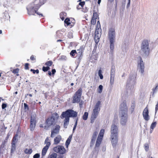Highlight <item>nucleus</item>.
<instances>
[{
	"label": "nucleus",
	"instance_id": "1",
	"mask_svg": "<svg viewBox=\"0 0 158 158\" xmlns=\"http://www.w3.org/2000/svg\"><path fill=\"white\" fill-rule=\"evenodd\" d=\"M46 0H35L27 7V13L29 15H35L40 7L45 2Z\"/></svg>",
	"mask_w": 158,
	"mask_h": 158
},
{
	"label": "nucleus",
	"instance_id": "2",
	"mask_svg": "<svg viewBox=\"0 0 158 158\" xmlns=\"http://www.w3.org/2000/svg\"><path fill=\"white\" fill-rule=\"evenodd\" d=\"M77 115V112L71 109H68L62 112L60 117L62 119L65 118L64 123V127L65 128L67 127L69 123L70 117H76Z\"/></svg>",
	"mask_w": 158,
	"mask_h": 158
},
{
	"label": "nucleus",
	"instance_id": "3",
	"mask_svg": "<svg viewBox=\"0 0 158 158\" xmlns=\"http://www.w3.org/2000/svg\"><path fill=\"white\" fill-rule=\"evenodd\" d=\"M127 110L126 101H124L120 105L119 112L121 117L120 123L123 125H125L127 121Z\"/></svg>",
	"mask_w": 158,
	"mask_h": 158
},
{
	"label": "nucleus",
	"instance_id": "4",
	"mask_svg": "<svg viewBox=\"0 0 158 158\" xmlns=\"http://www.w3.org/2000/svg\"><path fill=\"white\" fill-rule=\"evenodd\" d=\"M110 139L112 145L114 148H115L117 144L118 140V129L117 126L112 124L110 129Z\"/></svg>",
	"mask_w": 158,
	"mask_h": 158
},
{
	"label": "nucleus",
	"instance_id": "5",
	"mask_svg": "<svg viewBox=\"0 0 158 158\" xmlns=\"http://www.w3.org/2000/svg\"><path fill=\"white\" fill-rule=\"evenodd\" d=\"M59 118L57 113H55L52 114L51 117L48 118L45 121V123L48 127L55 124Z\"/></svg>",
	"mask_w": 158,
	"mask_h": 158
},
{
	"label": "nucleus",
	"instance_id": "6",
	"mask_svg": "<svg viewBox=\"0 0 158 158\" xmlns=\"http://www.w3.org/2000/svg\"><path fill=\"white\" fill-rule=\"evenodd\" d=\"M108 35L110 43V48L112 51L114 49V38L115 37V31L114 29L111 28L109 30Z\"/></svg>",
	"mask_w": 158,
	"mask_h": 158
},
{
	"label": "nucleus",
	"instance_id": "7",
	"mask_svg": "<svg viewBox=\"0 0 158 158\" xmlns=\"http://www.w3.org/2000/svg\"><path fill=\"white\" fill-rule=\"evenodd\" d=\"M141 49L143 55L145 56H148L150 49L149 47V44L147 40H144L142 42Z\"/></svg>",
	"mask_w": 158,
	"mask_h": 158
},
{
	"label": "nucleus",
	"instance_id": "8",
	"mask_svg": "<svg viewBox=\"0 0 158 158\" xmlns=\"http://www.w3.org/2000/svg\"><path fill=\"white\" fill-rule=\"evenodd\" d=\"M101 102L100 101H98L95 106L90 118V122L92 123L94 122L95 119L98 116L100 110L99 106Z\"/></svg>",
	"mask_w": 158,
	"mask_h": 158
},
{
	"label": "nucleus",
	"instance_id": "9",
	"mask_svg": "<svg viewBox=\"0 0 158 158\" xmlns=\"http://www.w3.org/2000/svg\"><path fill=\"white\" fill-rule=\"evenodd\" d=\"M82 90L81 88H79L76 91L72 98V102L73 103H78L81 100V97L82 95Z\"/></svg>",
	"mask_w": 158,
	"mask_h": 158
},
{
	"label": "nucleus",
	"instance_id": "10",
	"mask_svg": "<svg viewBox=\"0 0 158 158\" xmlns=\"http://www.w3.org/2000/svg\"><path fill=\"white\" fill-rule=\"evenodd\" d=\"M104 132V129H102L101 130L96 140L95 147H98L100 146L102 141Z\"/></svg>",
	"mask_w": 158,
	"mask_h": 158
},
{
	"label": "nucleus",
	"instance_id": "11",
	"mask_svg": "<svg viewBox=\"0 0 158 158\" xmlns=\"http://www.w3.org/2000/svg\"><path fill=\"white\" fill-rule=\"evenodd\" d=\"M44 143L45 144H46V145L42 149V156H44L45 155L47 151L51 144V143L48 137L46 138L45 140Z\"/></svg>",
	"mask_w": 158,
	"mask_h": 158
},
{
	"label": "nucleus",
	"instance_id": "12",
	"mask_svg": "<svg viewBox=\"0 0 158 158\" xmlns=\"http://www.w3.org/2000/svg\"><path fill=\"white\" fill-rule=\"evenodd\" d=\"M54 152L59 153L60 154H64L65 153L66 150L65 148L62 146L58 145L53 148Z\"/></svg>",
	"mask_w": 158,
	"mask_h": 158
},
{
	"label": "nucleus",
	"instance_id": "13",
	"mask_svg": "<svg viewBox=\"0 0 158 158\" xmlns=\"http://www.w3.org/2000/svg\"><path fill=\"white\" fill-rule=\"evenodd\" d=\"M36 123V118L34 116H31L30 117V129L31 131L34 130Z\"/></svg>",
	"mask_w": 158,
	"mask_h": 158
},
{
	"label": "nucleus",
	"instance_id": "14",
	"mask_svg": "<svg viewBox=\"0 0 158 158\" xmlns=\"http://www.w3.org/2000/svg\"><path fill=\"white\" fill-rule=\"evenodd\" d=\"M60 129V126L58 125H56L54 128H53L51 131V137L52 138L56 134L59 133Z\"/></svg>",
	"mask_w": 158,
	"mask_h": 158
},
{
	"label": "nucleus",
	"instance_id": "15",
	"mask_svg": "<svg viewBox=\"0 0 158 158\" xmlns=\"http://www.w3.org/2000/svg\"><path fill=\"white\" fill-rule=\"evenodd\" d=\"M148 110L147 106L144 109L143 112V116L144 119L146 121H148L149 119V116L148 115Z\"/></svg>",
	"mask_w": 158,
	"mask_h": 158
},
{
	"label": "nucleus",
	"instance_id": "16",
	"mask_svg": "<svg viewBox=\"0 0 158 158\" xmlns=\"http://www.w3.org/2000/svg\"><path fill=\"white\" fill-rule=\"evenodd\" d=\"M139 58L140 59V62L139 63V65H140V72L141 73L143 74V73L144 72V64L143 62V61L142 59V58L141 57H139Z\"/></svg>",
	"mask_w": 158,
	"mask_h": 158
},
{
	"label": "nucleus",
	"instance_id": "17",
	"mask_svg": "<svg viewBox=\"0 0 158 158\" xmlns=\"http://www.w3.org/2000/svg\"><path fill=\"white\" fill-rule=\"evenodd\" d=\"M102 30L101 28H96L95 31V37L98 38V40L100 37L101 34Z\"/></svg>",
	"mask_w": 158,
	"mask_h": 158
},
{
	"label": "nucleus",
	"instance_id": "18",
	"mask_svg": "<svg viewBox=\"0 0 158 158\" xmlns=\"http://www.w3.org/2000/svg\"><path fill=\"white\" fill-rule=\"evenodd\" d=\"M98 132L96 131H94V132L93 133L92 135V139L91 141V143L92 144H93L94 143L97 136L98 135Z\"/></svg>",
	"mask_w": 158,
	"mask_h": 158
},
{
	"label": "nucleus",
	"instance_id": "19",
	"mask_svg": "<svg viewBox=\"0 0 158 158\" xmlns=\"http://www.w3.org/2000/svg\"><path fill=\"white\" fill-rule=\"evenodd\" d=\"M61 139V137L60 135H58L54 139V143L55 144H58L60 142Z\"/></svg>",
	"mask_w": 158,
	"mask_h": 158
},
{
	"label": "nucleus",
	"instance_id": "20",
	"mask_svg": "<svg viewBox=\"0 0 158 158\" xmlns=\"http://www.w3.org/2000/svg\"><path fill=\"white\" fill-rule=\"evenodd\" d=\"M66 15V13L64 12H61L60 13V18L62 21H63L64 20Z\"/></svg>",
	"mask_w": 158,
	"mask_h": 158
},
{
	"label": "nucleus",
	"instance_id": "21",
	"mask_svg": "<svg viewBox=\"0 0 158 158\" xmlns=\"http://www.w3.org/2000/svg\"><path fill=\"white\" fill-rule=\"evenodd\" d=\"M16 144L15 143H11V153L14 152L16 150Z\"/></svg>",
	"mask_w": 158,
	"mask_h": 158
},
{
	"label": "nucleus",
	"instance_id": "22",
	"mask_svg": "<svg viewBox=\"0 0 158 158\" xmlns=\"http://www.w3.org/2000/svg\"><path fill=\"white\" fill-rule=\"evenodd\" d=\"M18 136V134H16L13 137V138H12V142L11 143H16L18 141V139H17V138Z\"/></svg>",
	"mask_w": 158,
	"mask_h": 158
},
{
	"label": "nucleus",
	"instance_id": "23",
	"mask_svg": "<svg viewBox=\"0 0 158 158\" xmlns=\"http://www.w3.org/2000/svg\"><path fill=\"white\" fill-rule=\"evenodd\" d=\"M64 23L65 27H66L70 26V23H69V19L68 18H66L64 21Z\"/></svg>",
	"mask_w": 158,
	"mask_h": 158
},
{
	"label": "nucleus",
	"instance_id": "24",
	"mask_svg": "<svg viewBox=\"0 0 158 158\" xmlns=\"http://www.w3.org/2000/svg\"><path fill=\"white\" fill-rule=\"evenodd\" d=\"M114 74H111L110 77V82L111 85H113L114 82Z\"/></svg>",
	"mask_w": 158,
	"mask_h": 158
},
{
	"label": "nucleus",
	"instance_id": "25",
	"mask_svg": "<svg viewBox=\"0 0 158 158\" xmlns=\"http://www.w3.org/2000/svg\"><path fill=\"white\" fill-rule=\"evenodd\" d=\"M32 152V150L31 149H28L27 148H26L24 150V152L27 154H30Z\"/></svg>",
	"mask_w": 158,
	"mask_h": 158
},
{
	"label": "nucleus",
	"instance_id": "26",
	"mask_svg": "<svg viewBox=\"0 0 158 158\" xmlns=\"http://www.w3.org/2000/svg\"><path fill=\"white\" fill-rule=\"evenodd\" d=\"M53 64V62L52 60H49L47 61L45 64V65H46L47 66L49 67L52 66Z\"/></svg>",
	"mask_w": 158,
	"mask_h": 158
},
{
	"label": "nucleus",
	"instance_id": "27",
	"mask_svg": "<svg viewBox=\"0 0 158 158\" xmlns=\"http://www.w3.org/2000/svg\"><path fill=\"white\" fill-rule=\"evenodd\" d=\"M76 54H78V53L76 52L75 50H72L70 52V55L73 57H74Z\"/></svg>",
	"mask_w": 158,
	"mask_h": 158
},
{
	"label": "nucleus",
	"instance_id": "28",
	"mask_svg": "<svg viewBox=\"0 0 158 158\" xmlns=\"http://www.w3.org/2000/svg\"><path fill=\"white\" fill-rule=\"evenodd\" d=\"M88 115V113L87 112L84 113L82 116V118L84 120H86L87 119Z\"/></svg>",
	"mask_w": 158,
	"mask_h": 158
},
{
	"label": "nucleus",
	"instance_id": "29",
	"mask_svg": "<svg viewBox=\"0 0 158 158\" xmlns=\"http://www.w3.org/2000/svg\"><path fill=\"white\" fill-rule=\"evenodd\" d=\"M57 156V154L56 153H53L50 155L48 158H56Z\"/></svg>",
	"mask_w": 158,
	"mask_h": 158
},
{
	"label": "nucleus",
	"instance_id": "30",
	"mask_svg": "<svg viewBox=\"0 0 158 158\" xmlns=\"http://www.w3.org/2000/svg\"><path fill=\"white\" fill-rule=\"evenodd\" d=\"M50 68L48 66H43L42 68V70L44 72H46L49 70Z\"/></svg>",
	"mask_w": 158,
	"mask_h": 158
},
{
	"label": "nucleus",
	"instance_id": "31",
	"mask_svg": "<svg viewBox=\"0 0 158 158\" xmlns=\"http://www.w3.org/2000/svg\"><path fill=\"white\" fill-rule=\"evenodd\" d=\"M98 75L99 76L100 79H103V76L102 74V71L101 69H99L98 71Z\"/></svg>",
	"mask_w": 158,
	"mask_h": 158
},
{
	"label": "nucleus",
	"instance_id": "32",
	"mask_svg": "<svg viewBox=\"0 0 158 158\" xmlns=\"http://www.w3.org/2000/svg\"><path fill=\"white\" fill-rule=\"evenodd\" d=\"M73 22H72V21L70 20V19H69V23H70V26H70L71 28L73 26L75 23V20L74 19H73Z\"/></svg>",
	"mask_w": 158,
	"mask_h": 158
},
{
	"label": "nucleus",
	"instance_id": "33",
	"mask_svg": "<svg viewBox=\"0 0 158 158\" xmlns=\"http://www.w3.org/2000/svg\"><path fill=\"white\" fill-rule=\"evenodd\" d=\"M99 90H98V92L99 93H101L102 91L103 86L102 85H100L98 87Z\"/></svg>",
	"mask_w": 158,
	"mask_h": 158
},
{
	"label": "nucleus",
	"instance_id": "34",
	"mask_svg": "<svg viewBox=\"0 0 158 158\" xmlns=\"http://www.w3.org/2000/svg\"><path fill=\"white\" fill-rule=\"evenodd\" d=\"M98 15L97 14V12H94L93 13V16L92 17V18H94V19H97L98 17Z\"/></svg>",
	"mask_w": 158,
	"mask_h": 158
},
{
	"label": "nucleus",
	"instance_id": "35",
	"mask_svg": "<svg viewBox=\"0 0 158 158\" xmlns=\"http://www.w3.org/2000/svg\"><path fill=\"white\" fill-rule=\"evenodd\" d=\"M19 69L18 68H17L16 69H14L13 70L12 72L13 73L15 74L16 73H18L19 72Z\"/></svg>",
	"mask_w": 158,
	"mask_h": 158
},
{
	"label": "nucleus",
	"instance_id": "36",
	"mask_svg": "<svg viewBox=\"0 0 158 158\" xmlns=\"http://www.w3.org/2000/svg\"><path fill=\"white\" fill-rule=\"evenodd\" d=\"M96 19H94V18H92V19L91 20V23L93 25H95L96 23Z\"/></svg>",
	"mask_w": 158,
	"mask_h": 158
},
{
	"label": "nucleus",
	"instance_id": "37",
	"mask_svg": "<svg viewBox=\"0 0 158 158\" xmlns=\"http://www.w3.org/2000/svg\"><path fill=\"white\" fill-rule=\"evenodd\" d=\"M156 125V122L153 123L151 126V128L153 129L155 127Z\"/></svg>",
	"mask_w": 158,
	"mask_h": 158
},
{
	"label": "nucleus",
	"instance_id": "38",
	"mask_svg": "<svg viewBox=\"0 0 158 158\" xmlns=\"http://www.w3.org/2000/svg\"><path fill=\"white\" fill-rule=\"evenodd\" d=\"M144 149L146 151H148L149 149V145L148 144L146 143L144 145Z\"/></svg>",
	"mask_w": 158,
	"mask_h": 158
},
{
	"label": "nucleus",
	"instance_id": "39",
	"mask_svg": "<svg viewBox=\"0 0 158 158\" xmlns=\"http://www.w3.org/2000/svg\"><path fill=\"white\" fill-rule=\"evenodd\" d=\"M68 37L69 39H71L73 38V35L71 32H69L68 34Z\"/></svg>",
	"mask_w": 158,
	"mask_h": 158
},
{
	"label": "nucleus",
	"instance_id": "40",
	"mask_svg": "<svg viewBox=\"0 0 158 158\" xmlns=\"http://www.w3.org/2000/svg\"><path fill=\"white\" fill-rule=\"evenodd\" d=\"M135 101L133 102L132 105L131 106V108L132 110V111H133L134 108L135 107Z\"/></svg>",
	"mask_w": 158,
	"mask_h": 158
},
{
	"label": "nucleus",
	"instance_id": "41",
	"mask_svg": "<svg viewBox=\"0 0 158 158\" xmlns=\"http://www.w3.org/2000/svg\"><path fill=\"white\" fill-rule=\"evenodd\" d=\"M80 2L79 4V6H80L81 8H82L83 6L85 5V2L84 1L83 2Z\"/></svg>",
	"mask_w": 158,
	"mask_h": 158
},
{
	"label": "nucleus",
	"instance_id": "42",
	"mask_svg": "<svg viewBox=\"0 0 158 158\" xmlns=\"http://www.w3.org/2000/svg\"><path fill=\"white\" fill-rule=\"evenodd\" d=\"M96 28H101V25L100 24V23L99 21H97V24L96 26Z\"/></svg>",
	"mask_w": 158,
	"mask_h": 158
},
{
	"label": "nucleus",
	"instance_id": "43",
	"mask_svg": "<svg viewBox=\"0 0 158 158\" xmlns=\"http://www.w3.org/2000/svg\"><path fill=\"white\" fill-rule=\"evenodd\" d=\"M29 64L28 63H26L25 64V66H24L25 69L26 70L28 69H29Z\"/></svg>",
	"mask_w": 158,
	"mask_h": 158
},
{
	"label": "nucleus",
	"instance_id": "44",
	"mask_svg": "<svg viewBox=\"0 0 158 158\" xmlns=\"http://www.w3.org/2000/svg\"><path fill=\"white\" fill-rule=\"evenodd\" d=\"M24 108L25 110H29V107L28 105L26 103L24 104Z\"/></svg>",
	"mask_w": 158,
	"mask_h": 158
},
{
	"label": "nucleus",
	"instance_id": "45",
	"mask_svg": "<svg viewBox=\"0 0 158 158\" xmlns=\"http://www.w3.org/2000/svg\"><path fill=\"white\" fill-rule=\"evenodd\" d=\"M7 104L6 103H3L2 105V109H4L7 107Z\"/></svg>",
	"mask_w": 158,
	"mask_h": 158
},
{
	"label": "nucleus",
	"instance_id": "46",
	"mask_svg": "<svg viewBox=\"0 0 158 158\" xmlns=\"http://www.w3.org/2000/svg\"><path fill=\"white\" fill-rule=\"evenodd\" d=\"M35 56L33 55H32L30 57V59L31 60H36Z\"/></svg>",
	"mask_w": 158,
	"mask_h": 158
},
{
	"label": "nucleus",
	"instance_id": "47",
	"mask_svg": "<svg viewBox=\"0 0 158 158\" xmlns=\"http://www.w3.org/2000/svg\"><path fill=\"white\" fill-rule=\"evenodd\" d=\"M78 103H79V105L80 107H81L82 106V105L83 104V101L81 100H80V102H78Z\"/></svg>",
	"mask_w": 158,
	"mask_h": 158
},
{
	"label": "nucleus",
	"instance_id": "48",
	"mask_svg": "<svg viewBox=\"0 0 158 158\" xmlns=\"http://www.w3.org/2000/svg\"><path fill=\"white\" fill-rule=\"evenodd\" d=\"M40 157V155L38 153H36L33 156V158H39Z\"/></svg>",
	"mask_w": 158,
	"mask_h": 158
},
{
	"label": "nucleus",
	"instance_id": "49",
	"mask_svg": "<svg viewBox=\"0 0 158 158\" xmlns=\"http://www.w3.org/2000/svg\"><path fill=\"white\" fill-rule=\"evenodd\" d=\"M115 73V70L114 69H113L112 68L111 69V72H110V75L111 74H114Z\"/></svg>",
	"mask_w": 158,
	"mask_h": 158
},
{
	"label": "nucleus",
	"instance_id": "50",
	"mask_svg": "<svg viewBox=\"0 0 158 158\" xmlns=\"http://www.w3.org/2000/svg\"><path fill=\"white\" fill-rule=\"evenodd\" d=\"M70 141L69 140V139H67L66 141V145L67 146L70 143Z\"/></svg>",
	"mask_w": 158,
	"mask_h": 158
},
{
	"label": "nucleus",
	"instance_id": "51",
	"mask_svg": "<svg viewBox=\"0 0 158 158\" xmlns=\"http://www.w3.org/2000/svg\"><path fill=\"white\" fill-rule=\"evenodd\" d=\"M77 51H78V55H79L80 56H81V55H82V50H77Z\"/></svg>",
	"mask_w": 158,
	"mask_h": 158
},
{
	"label": "nucleus",
	"instance_id": "52",
	"mask_svg": "<svg viewBox=\"0 0 158 158\" xmlns=\"http://www.w3.org/2000/svg\"><path fill=\"white\" fill-rule=\"evenodd\" d=\"M35 13L38 15L40 16V17H42L43 16L42 14L39 13V12H37V11H36Z\"/></svg>",
	"mask_w": 158,
	"mask_h": 158
},
{
	"label": "nucleus",
	"instance_id": "53",
	"mask_svg": "<svg viewBox=\"0 0 158 158\" xmlns=\"http://www.w3.org/2000/svg\"><path fill=\"white\" fill-rule=\"evenodd\" d=\"M136 74H135L134 76H133V75L132 76H131V75H130V79H132V77H133V78H134L135 79L136 77Z\"/></svg>",
	"mask_w": 158,
	"mask_h": 158
},
{
	"label": "nucleus",
	"instance_id": "54",
	"mask_svg": "<svg viewBox=\"0 0 158 158\" xmlns=\"http://www.w3.org/2000/svg\"><path fill=\"white\" fill-rule=\"evenodd\" d=\"M52 74L54 75L56 72V70L55 69H52Z\"/></svg>",
	"mask_w": 158,
	"mask_h": 158
},
{
	"label": "nucleus",
	"instance_id": "55",
	"mask_svg": "<svg viewBox=\"0 0 158 158\" xmlns=\"http://www.w3.org/2000/svg\"><path fill=\"white\" fill-rule=\"evenodd\" d=\"M158 110V102L156 106L155 112H156Z\"/></svg>",
	"mask_w": 158,
	"mask_h": 158
},
{
	"label": "nucleus",
	"instance_id": "56",
	"mask_svg": "<svg viewBox=\"0 0 158 158\" xmlns=\"http://www.w3.org/2000/svg\"><path fill=\"white\" fill-rule=\"evenodd\" d=\"M5 146V143H2V144H1V145L0 146V148H3V147H4Z\"/></svg>",
	"mask_w": 158,
	"mask_h": 158
},
{
	"label": "nucleus",
	"instance_id": "57",
	"mask_svg": "<svg viewBox=\"0 0 158 158\" xmlns=\"http://www.w3.org/2000/svg\"><path fill=\"white\" fill-rule=\"evenodd\" d=\"M34 74H35L36 73L35 70L33 69H31L30 70Z\"/></svg>",
	"mask_w": 158,
	"mask_h": 158
},
{
	"label": "nucleus",
	"instance_id": "58",
	"mask_svg": "<svg viewBox=\"0 0 158 158\" xmlns=\"http://www.w3.org/2000/svg\"><path fill=\"white\" fill-rule=\"evenodd\" d=\"M77 120H78V118H77L76 119V122L75 123V124L74 126H75L77 127Z\"/></svg>",
	"mask_w": 158,
	"mask_h": 158
},
{
	"label": "nucleus",
	"instance_id": "59",
	"mask_svg": "<svg viewBox=\"0 0 158 158\" xmlns=\"http://www.w3.org/2000/svg\"><path fill=\"white\" fill-rule=\"evenodd\" d=\"M130 4V0H128V3H127V7H128L129 6Z\"/></svg>",
	"mask_w": 158,
	"mask_h": 158
},
{
	"label": "nucleus",
	"instance_id": "60",
	"mask_svg": "<svg viewBox=\"0 0 158 158\" xmlns=\"http://www.w3.org/2000/svg\"><path fill=\"white\" fill-rule=\"evenodd\" d=\"M48 74L49 76H51L52 73L50 71H49L48 72Z\"/></svg>",
	"mask_w": 158,
	"mask_h": 158
},
{
	"label": "nucleus",
	"instance_id": "61",
	"mask_svg": "<svg viewBox=\"0 0 158 158\" xmlns=\"http://www.w3.org/2000/svg\"><path fill=\"white\" fill-rule=\"evenodd\" d=\"M72 138V135H70L67 139H69V140L71 141Z\"/></svg>",
	"mask_w": 158,
	"mask_h": 158
},
{
	"label": "nucleus",
	"instance_id": "62",
	"mask_svg": "<svg viewBox=\"0 0 158 158\" xmlns=\"http://www.w3.org/2000/svg\"><path fill=\"white\" fill-rule=\"evenodd\" d=\"M9 137V135L8 134L7 135L6 137V140H7L8 139Z\"/></svg>",
	"mask_w": 158,
	"mask_h": 158
},
{
	"label": "nucleus",
	"instance_id": "63",
	"mask_svg": "<svg viewBox=\"0 0 158 158\" xmlns=\"http://www.w3.org/2000/svg\"><path fill=\"white\" fill-rule=\"evenodd\" d=\"M77 9H80L81 8V6H80L79 5L77 6Z\"/></svg>",
	"mask_w": 158,
	"mask_h": 158
},
{
	"label": "nucleus",
	"instance_id": "64",
	"mask_svg": "<svg viewBox=\"0 0 158 158\" xmlns=\"http://www.w3.org/2000/svg\"><path fill=\"white\" fill-rule=\"evenodd\" d=\"M36 73L37 74H38L39 73V70L38 69H37L36 70H35Z\"/></svg>",
	"mask_w": 158,
	"mask_h": 158
}]
</instances>
